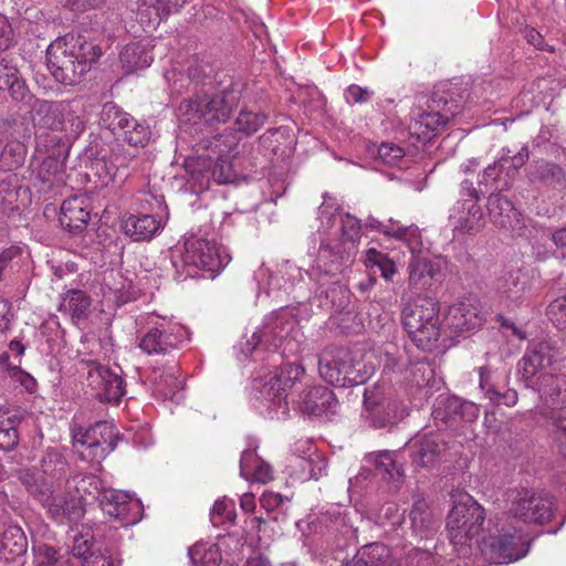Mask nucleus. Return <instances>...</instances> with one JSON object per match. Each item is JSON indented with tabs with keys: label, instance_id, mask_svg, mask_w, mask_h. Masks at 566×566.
<instances>
[{
	"label": "nucleus",
	"instance_id": "nucleus-37",
	"mask_svg": "<svg viewBox=\"0 0 566 566\" xmlns=\"http://www.w3.org/2000/svg\"><path fill=\"white\" fill-rule=\"evenodd\" d=\"M497 290L500 301L505 306L520 305L528 298V279L521 271L510 272L500 280Z\"/></svg>",
	"mask_w": 566,
	"mask_h": 566
},
{
	"label": "nucleus",
	"instance_id": "nucleus-55",
	"mask_svg": "<svg viewBox=\"0 0 566 566\" xmlns=\"http://www.w3.org/2000/svg\"><path fill=\"white\" fill-rule=\"evenodd\" d=\"M528 175L532 181H559L564 178L563 169L558 165L546 160L534 161Z\"/></svg>",
	"mask_w": 566,
	"mask_h": 566
},
{
	"label": "nucleus",
	"instance_id": "nucleus-58",
	"mask_svg": "<svg viewBox=\"0 0 566 566\" xmlns=\"http://www.w3.org/2000/svg\"><path fill=\"white\" fill-rule=\"evenodd\" d=\"M389 556V548L381 543L367 544L360 548V557H365L367 566H385Z\"/></svg>",
	"mask_w": 566,
	"mask_h": 566
},
{
	"label": "nucleus",
	"instance_id": "nucleus-29",
	"mask_svg": "<svg viewBox=\"0 0 566 566\" xmlns=\"http://www.w3.org/2000/svg\"><path fill=\"white\" fill-rule=\"evenodd\" d=\"M554 358L555 349L549 343L539 342L530 346L518 363V369L526 386H531L535 381L534 378L553 364Z\"/></svg>",
	"mask_w": 566,
	"mask_h": 566
},
{
	"label": "nucleus",
	"instance_id": "nucleus-30",
	"mask_svg": "<svg viewBox=\"0 0 566 566\" xmlns=\"http://www.w3.org/2000/svg\"><path fill=\"white\" fill-rule=\"evenodd\" d=\"M154 395L164 401L179 403L184 399V381L176 364L155 367L151 371Z\"/></svg>",
	"mask_w": 566,
	"mask_h": 566
},
{
	"label": "nucleus",
	"instance_id": "nucleus-14",
	"mask_svg": "<svg viewBox=\"0 0 566 566\" xmlns=\"http://www.w3.org/2000/svg\"><path fill=\"white\" fill-rule=\"evenodd\" d=\"M154 213L128 214L122 219V229L134 241L150 240L164 228V219L168 218V208L163 196L146 197Z\"/></svg>",
	"mask_w": 566,
	"mask_h": 566
},
{
	"label": "nucleus",
	"instance_id": "nucleus-26",
	"mask_svg": "<svg viewBox=\"0 0 566 566\" xmlns=\"http://www.w3.org/2000/svg\"><path fill=\"white\" fill-rule=\"evenodd\" d=\"M449 222L452 231L459 234H474L484 227L483 212L472 199L458 200L450 210Z\"/></svg>",
	"mask_w": 566,
	"mask_h": 566
},
{
	"label": "nucleus",
	"instance_id": "nucleus-17",
	"mask_svg": "<svg viewBox=\"0 0 566 566\" xmlns=\"http://www.w3.org/2000/svg\"><path fill=\"white\" fill-rule=\"evenodd\" d=\"M509 500L511 501V513L524 522L544 524L553 515L551 499L536 495L527 489L511 491Z\"/></svg>",
	"mask_w": 566,
	"mask_h": 566
},
{
	"label": "nucleus",
	"instance_id": "nucleus-31",
	"mask_svg": "<svg viewBox=\"0 0 566 566\" xmlns=\"http://www.w3.org/2000/svg\"><path fill=\"white\" fill-rule=\"evenodd\" d=\"M457 416L464 421H473L479 417V408L475 403L463 401L455 396L440 395L433 405L432 417L434 421L447 423Z\"/></svg>",
	"mask_w": 566,
	"mask_h": 566
},
{
	"label": "nucleus",
	"instance_id": "nucleus-22",
	"mask_svg": "<svg viewBox=\"0 0 566 566\" xmlns=\"http://www.w3.org/2000/svg\"><path fill=\"white\" fill-rule=\"evenodd\" d=\"M412 463L429 468L436 465L446 451V441L439 432L418 433L408 443Z\"/></svg>",
	"mask_w": 566,
	"mask_h": 566
},
{
	"label": "nucleus",
	"instance_id": "nucleus-51",
	"mask_svg": "<svg viewBox=\"0 0 566 566\" xmlns=\"http://www.w3.org/2000/svg\"><path fill=\"white\" fill-rule=\"evenodd\" d=\"M31 471V469H29ZM66 470V461L64 457L57 451H50L42 458L41 472H34L35 476L44 479H55L62 475Z\"/></svg>",
	"mask_w": 566,
	"mask_h": 566
},
{
	"label": "nucleus",
	"instance_id": "nucleus-59",
	"mask_svg": "<svg viewBox=\"0 0 566 566\" xmlns=\"http://www.w3.org/2000/svg\"><path fill=\"white\" fill-rule=\"evenodd\" d=\"M127 126H132V130H127L125 140L134 147H144L150 139V129L148 126L138 123L135 118H130Z\"/></svg>",
	"mask_w": 566,
	"mask_h": 566
},
{
	"label": "nucleus",
	"instance_id": "nucleus-23",
	"mask_svg": "<svg viewBox=\"0 0 566 566\" xmlns=\"http://www.w3.org/2000/svg\"><path fill=\"white\" fill-rule=\"evenodd\" d=\"M88 386L101 401L118 402L125 394L123 378L108 367L94 364L87 373Z\"/></svg>",
	"mask_w": 566,
	"mask_h": 566
},
{
	"label": "nucleus",
	"instance_id": "nucleus-32",
	"mask_svg": "<svg viewBox=\"0 0 566 566\" xmlns=\"http://www.w3.org/2000/svg\"><path fill=\"white\" fill-rule=\"evenodd\" d=\"M403 242L407 244L411 253V259L408 265V283L413 289H423L430 284L434 270L430 259L420 250V230L418 229V235L415 241Z\"/></svg>",
	"mask_w": 566,
	"mask_h": 566
},
{
	"label": "nucleus",
	"instance_id": "nucleus-63",
	"mask_svg": "<svg viewBox=\"0 0 566 566\" xmlns=\"http://www.w3.org/2000/svg\"><path fill=\"white\" fill-rule=\"evenodd\" d=\"M405 150L395 144L382 143L378 148V158L385 165L397 166L403 161Z\"/></svg>",
	"mask_w": 566,
	"mask_h": 566
},
{
	"label": "nucleus",
	"instance_id": "nucleus-21",
	"mask_svg": "<svg viewBox=\"0 0 566 566\" xmlns=\"http://www.w3.org/2000/svg\"><path fill=\"white\" fill-rule=\"evenodd\" d=\"M254 277L260 291L263 290L266 296L274 295L279 298L282 292L287 293L295 282L302 279V271L296 265L285 262L275 275L262 265Z\"/></svg>",
	"mask_w": 566,
	"mask_h": 566
},
{
	"label": "nucleus",
	"instance_id": "nucleus-18",
	"mask_svg": "<svg viewBox=\"0 0 566 566\" xmlns=\"http://www.w3.org/2000/svg\"><path fill=\"white\" fill-rule=\"evenodd\" d=\"M97 499L103 512L119 521L123 526L134 525L142 518V502L126 492L104 489Z\"/></svg>",
	"mask_w": 566,
	"mask_h": 566
},
{
	"label": "nucleus",
	"instance_id": "nucleus-1",
	"mask_svg": "<svg viewBox=\"0 0 566 566\" xmlns=\"http://www.w3.org/2000/svg\"><path fill=\"white\" fill-rule=\"evenodd\" d=\"M32 111L39 147L49 148L63 140H74L85 128V111L81 99L55 102L36 99Z\"/></svg>",
	"mask_w": 566,
	"mask_h": 566
},
{
	"label": "nucleus",
	"instance_id": "nucleus-25",
	"mask_svg": "<svg viewBox=\"0 0 566 566\" xmlns=\"http://www.w3.org/2000/svg\"><path fill=\"white\" fill-rule=\"evenodd\" d=\"M72 555L83 566H115L106 544L88 532L74 536Z\"/></svg>",
	"mask_w": 566,
	"mask_h": 566
},
{
	"label": "nucleus",
	"instance_id": "nucleus-5",
	"mask_svg": "<svg viewBox=\"0 0 566 566\" xmlns=\"http://www.w3.org/2000/svg\"><path fill=\"white\" fill-rule=\"evenodd\" d=\"M402 325L417 347L430 350L442 335L439 303L429 296L418 295L402 307Z\"/></svg>",
	"mask_w": 566,
	"mask_h": 566
},
{
	"label": "nucleus",
	"instance_id": "nucleus-10",
	"mask_svg": "<svg viewBox=\"0 0 566 566\" xmlns=\"http://www.w3.org/2000/svg\"><path fill=\"white\" fill-rule=\"evenodd\" d=\"M137 324L146 329L139 339V348L148 355L168 354L189 339V332L184 325L156 313L139 315Z\"/></svg>",
	"mask_w": 566,
	"mask_h": 566
},
{
	"label": "nucleus",
	"instance_id": "nucleus-9",
	"mask_svg": "<svg viewBox=\"0 0 566 566\" xmlns=\"http://www.w3.org/2000/svg\"><path fill=\"white\" fill-rule=\"evenodd\" d=\"M452 509L447 518V531L450 542L465 554V546L480 534L484 523L483 507L463 491L451 493Z\"/></svg>",
	"mask_w": 566,
	"mask_h": 566
},
{
	"label": "nucleus",
	"instance_id": "nucleus-7",
	"mask_svg": "<svg viewBox=\"0 0 566 566\" xmlns=\"http://www.w3.org/2000/svg\"><path fill=\"white\" fill-rule=\"evenodd\" d=\"M231 261L228 249L214 240L196 235L185 239L184 249L172 253V264L186 275H195L197 270L219 273Z\"/></svg>",
	"mask_w": 566,
	"mask_h": 566
},
{
	"label": "nucleus",
	"instance_id": "nucleus-64",
	"mask_svg": "<svg viewBox=\"0 0 566 566\" xmlns=\"http://www.w3.org/2000/svg\"><path fill=\"white\" fill-rule=\"evenodd\" d=\"M547 315L557 328H566V294L548 305Z\"/></svg>",
	"mask_w": 566,
	"mask_h": 566
},
{
	"label": "nucleus",
	"instance_id": "nucleus-45",
	"mask_svg": "<svg viewBox=\"0 0 566 566\" xmlns=\"http://www.w3.org/2000/svg\"><path fill=\"white\" fill-rule=\"evenodd\" d=\"M224 542L226 538L220 539L219 543H196L188 549L191 564L195 566H221L223 562L221 545Z\"/></svg>",
	"mask_w": 566,
	"mask_h": 566
},
{
	"label": "nucleus",
	"instance_id": "nucleus-20",
	"mask_svg": "<svg viewBox=\"0 0 566 566\" xmlns=\"http://www.w3.org/2000/svg\"><path fill=\"white\" fill-rule=\"evenodd\" d=\"M186 170L201 188H207L212 178L218 184H227L232 180V167L230 159L213 158L200 155L186 160Z\"/></svg>",
	"mask_w": 566,
	"mask_h": 566
},
{
	"label": "nucleus",
	"instance_id": "nucleus-36",
	"mask_svg": "<svg viewBox=\"0 0 566 566\" xmlns=\"http://www.w3.org/2000/svg\"><path fill=\"white\" fill-rule=\"evenodd\" d=\"M180 6L177 0H139L136 17L144 30H153Z\"/></svg>",
	"mask_w": 566,
	"mask_h": 566
},
{
	"label": "nucleus",
	"instance_id": "nucleus-39",
	"mask_svg": "<svg viewBox=\"0 0 566 566\" xmlns=\"http://www.w3.org/2000/svg\"><path fill=\"white\" fill-rule=\"evenodd\" d=\"M23 419L20 408L0 407V449L12 450L19 442L18 427Z\"/></svg>",
	"mask_w": 566,
	"mask_h": 566
},
{
	"label": "nucleus",
	"instance_id": "nucleus-3",
	"mask_svg": "<svg viewBox=\"0 0 566 566\" xmlns=\"http://www.w3.org/2000/svg\"><path fill=\"white\" fill-rule=\"evenodd\" d=\"M304 373L298 364H284L273 370H259L251 384L252 405L270 419H284L290 410L287 392Z\"/></svg>",
	"mask_w": 566,
	"mask_h": 566
},
{
	"label": "nucleus",
	"instance_id": "nucleus-8",
	"mask_svg": "<svg viewBox=\"0 0 566 566\" xmlns=\"http://www.w3.org/2000/svg\"><path fill=\"white\" fill-rule=\"evenodd\" d=\"M233 99L231 94L222 93L210 98L196 97L182 101L177 109L180 127L198 134L227 122L233 108Z\"/></svg>",
	"mask_w": 566,
	"mask_h": 566
},
{
	"label": "nucleus",
	"instance_id": "nucleus-41",
	"mask_svg": "<svg viewBox=\"0 0 566 566\" xmlns=\"http://www.w3.org/2000/svg\"><path fill=\"white\" fill-rule=\"evenodd\" d=\"M240 475L248 480L265 484L272 480V468L251 448L244 450L240 460Z\"/></svg>",
	"mask_w": 566,
	"mask_h": 566
},
{
	"label": "nucleus",
	"instance_id": "nucleus-4",
	"mask_svg": "<svg viewBox=\"0 0 566 566\" xmlns=\"http://www.w3.org/2000/svg\"><path fill=\"white\" fill-rule=\"evenodd\" d=\"M350 254L347 248L333 244L331 239L326 238L322 240L317 255L306 271L308 277L317 283L321 294H325L327 298H333L335 294L340 295L337 308L344 307L348 301V291L337 284L339 275L350 262Z\"/></svg>",
	"mask_w": 566,
	"mask_h": 566
},
{
	"label": "nucleus",
	"instance_id": "nucleus-38",
	"mask_svg": "<svg viewBox=\"0 0 566 566\" xmlns=\"http://www.w3.org/2000/svg\"><path fill=\"white\" fill-rule=\"evenodd\" d=\"M198 150H207L213 158H234L240 153V137L232 130H224L222 134L214 135L211 138H200L198 140Z\"/></svg>",
	"mask_w": 566,
	"mask_h": 566
},
{
	"label": "nucleus",
	"instance_id": "nucleus-35",
	"mask_svg": "<svg viewBox=\"0 0 566 566\" xmlns=\"http://www.w3.org/2000/svg\"><path fill=\"white\" fill-rule=\"evenodd\" d=\"M452 115L449 112L441 113L433 109L418 112L408 126L410 135L421 142L430 140L446 127Z\"/></svg>",
	"mask_w": 566,
	"mask_h": 566
},
{
	"label": "nucleus",
	"instance_id": "nucleus-50",
	"mask_svg": "<svg viewBox=\"0 0 566 566\" xmlns=\"http://www.w3.org/2000/svg\"><path fill=\"white\" fill-rule=\"evenodd\" d=\"M130 118L128 113L112 102L103 105L99 115L101 124L113 133H116L119 127H127Z\"/></svg>",
	"mask_w": 566,
	"mask_h": 566
},
{
	"label": "nucleus",
	"instance_id": "nucleus-54",
	"mask_svg": "<svg viewBox=\"0 0 566 566\" xmlns=\"http://www.w3.org/2000/svg\"><path fill=\"white\" fill-rule=\"evenodd\" d=\"M266 122V116L262 113H253L251 111L243 109L239 113L234 122V133H241L245 136H250L256 133Z\"/></svg>",
	"mask_w": 566,
	"mask_h": 566
},
{
	"label": "nucleus",
	"instance_id": "nucleus-61",
	"mask_svg": "<svg viewBox=\"0 0 566 566\" xmlns=\"http://www.w3.org/2000/svg\"><path fill=\"white\" fill-rule=\"evenodd\" d=\"M369 460H373L376 468L390 478L400 474V469L394 459V453L390 451H380L376 454H370Z\"/></svg>",
	"mask_w": 566,
	"mask_h": 566
},
{
	"label": "nucleus",
	"instance_id": "nucleus-2",
	"mask_svg": "<svg viewBox=\"0 0 566 566\" xmlns=\"http://www.w3.org/2000/svg\"><path fill=\"white\" fill-rule=\"evenodd\" d=\"M101 54V48L84 36L66 34L55 39L48 46L46 65L57 82L75 85Z\"/></svg>",
	"mask_w": 566,
	"mask_h": 566
},
{
	"label": "nucleus",
	"instance_id": "nucleus-19",
	"mask_svg": "<svg viewBox=\"0 0 566 566\" xmlns=\"http://www.w3.org/2000/svg\"><path fill=\"white\" fill-rule=\"evenodd\" d=\"M482 323L480 303L475 298H467L448 307L441 327L442 333L452 338L481 326Z\"/></svg>",
	"mask_w": 566,
	"mask_h": 566
},
{
	"label": "nucleus",
	"instance_id": "nucleus-56",
	"mask_svg": "<svg viewBox=\"0 0 566 566\" xmlns=\"http://www.w3.org/2000/svg\"><path fill=\"white\" fill-rule=\"evenodd\" d=\"M25 156V146L20 142L8 143L0 155V164L3 169L13 170L22 165Z\"/></svg>",
	"mask_w": 566,
	"mask_h": 566
},
{
	"label": "nucleus",
	"instance_id": "nucleus-60",
	"mask_svg": "<svg viewBox=\"0 0 566 566\" xmlns=\"http://www.w3.org/2000/svg\"><path fill=\"white\" fill-rule=\"evenodd\" d=\"M137 150L130 151L124 148L114 149L111 155V165L117 171L126 169H135L137 166Z\"/></svg>",
	"mask_w": 566,
	"mask_h": 566
},
{
	"label": "nucleus",
	"instance_id": "nucleus-47",
	"mask_svg": "<svg viewBox=\"0 0 566 566\" xmlns=\"http://www.w3.org/2000/svg\"><path fill=\"white\" fill-rule=\"evenodd\" d=\"M366 227L381 232L386 237L399 240V241H415L418 235V227L415 224L410 226H400L398 221L394 219H389L388 223H382L381 221L369 217L366 220Z\"/></svg>",
	"mask_w": 566,
	"mask_h": 566
},
{
	"label": "nucleus",
	"instance_id": "nucleus-28",
	"mask_svg": "<svg viewBox=\"0 0 566 566\" xmlns=\"http://www.w3.org/2000/svg\"><path fill=\"white\" fill-rule=\"evenodd\" d=\"M488 210L495 227L521 234L524 228L523 217L506 197L501 193L491 195L488 199Z\"/></svg>",
	"mask_w": 566,
	"mask_h": 566
},
{
	"label": "nucleus",
	"instance_id": "nucleus-33",
	"mask_svg": "<svg viewBox=\"0 0 566 566\" xmlns=\"http://www.w3.org/2000/svg\"><path fill=\"white\" fill-rule=\"evenodd\" d=\"M530 387L539 394L544 405L552 409L566 407V375L541 374Z\"/></svg>",
	"mask_w": 566,
	"mask_h": 566
},
{
	"label": "nucleus",
	"instance_id": "nucleus-13",
	"mask_svg": "<svg viewBox=\"0 0 566 566\" xmlns=\"http://www.w3.org/2000/svg\"><path fill=\"white\" fill-rule=\"evenodd\" d=\"M406 416L405 406L391 397L385 385H374L365 389L361 417L368 427L391 429Z\"/></svg>",
	"mask_w": 566,
	"mask_h": 566
},
{
	"label": "nucleus",
	"instance_id": "nucleus-24",
	"mask_svg": "<svg viewBox=\"0 0 566 566\" xmlns=\"http://www.w3.org/2000/svg\"><path fill=\"white\" fill-rule=\"evenodd\" d=\"M19 479L28 492L34 496L48 511L49 515L59 523L60 516L54 513V509L63 511L69 494H54L52 483L42 478L35 476L30 470H21Z\"/></svg>",
	"mask_w": 566,
	"mask_h": 566
},
{
	"label": "nucleus",
	"instance_id": "nucleus-16",
	"mask_svg": "<svg viewBox=\"0 0 566 566\" xmlns=\"http://www.w3.org/2000/svg\"><path fill=\"white\" fill-rule=\"evenodd\" d=\"M484 558L496 565L516 562L528 553V541L521 534L493 535L480 546Z\"/></svg>",
	"mask_w": 566,
	"mask_h": 566
},
{
	"label": "nucleus",
	"instance_id": "nucleus-43",
	"mask_svg": "<svg viewBox=\"0 0 566 566\" xmlns=\"http://www.w3.org/2000/svg\"><path fill=\"white\" fill-rule=\"evenodd\" d=\"M0 90H8L14 99H23L28 88L20 78L15 64L6 55L0 54Z\"/></svg>",
	"mask_w": 566,
	"mask_h": 566
},
{
	"label": "nucleus",
	"instance_id": "nucleus-62",
	"mask_svg": "<svg viewBox=\"0 0 566 566\" xmlns=\"http://www.w3.org/2000/svg\"><path fill=\"white\" fill-rule=\"evenodd\" d=\"M298 461V465L302 467L303 470L308 471L311 479L317 480L326 473V460L317 453L310 454L308 458H301Z\"/></svg>",
	"mask_w": 566,
	"mask_h": 566
},
{
	"label": "nucleus",
	"instance_id": "nucleus-57",
	"mask_svg": "<svg viewBox=\"0 0 566 566\" xmlns=\"http://www.w3.org/2000/svg\"><path fill=\"white\" fill-rule=\"evenodd\" d=\"M63 506V511H60L57 509L53 510L54 513L57 516H60V524H63L65 522L76 523L84 516L85 510L81 496L69 494L65 505Z\"/></svg>",
	"mask_w": 566,
	"mask_h": 566
},
{
	"label": "nucleus",
	"instance_id": "nucleus-11",
	"mask_svg": "<svg viewBox=\"0 0 566 566\" xmlns=\"http://www.w3.org/2000/svg\"><path fill=\"white\" fill-rule=\"evenodd\" d=\"M375 367L355 363L353 353L345 348H325L318 358L321 377L336 387H352L364 384L374 373Z\"/></svg>",
	"mask_w": 566,
	"mask_h": 566
},
{
	"label": "nucleus",
	"instance_id": "nucleus-15",
	"mask_svg": "<svg viewBox=\"0 0 566 566\" xmlns=\"http://www.w3.org/2000/svg\"><path fill=\"white\" fill-rule=\"evenodd\" d=\"M318 220L321 222L319 231L328 234L333 228H336L335 234L339 233L342 237V242L337 244L340 248H347V251L352 253L360 238V221L349 213H340L336 202L326 195L318 210Z\"/></svg>",
	"mask_w": 566,
	"mask_h": 566
},
{
	"label": "nucleus",
	"instance_id": "nucleus-53",
	"mask_svg": "<svg viewBox=\"0 0 566 566\" xmlns=\"http://www.w3.org/2000/svg\"><path fill=\"white\" fill-rule=\"evenodd\" d=\"M480 387L485 391L488 398L496 405H505L512 407L517 402V392L513 389H509L505 392L495 390L488 380L486 368H480Z\"/></svg>",
	"mask_w": 566,
	"mask_h": 566
},
{
	"label": "nucleus",
	"instance_id": "nucleus-27",
	"mask_svg": "<svg viewBox=\"0 0 566 566\" xmlns=\"http://www.w3.org/2000/svg\"><path fill=\"white\" fill-rule=\"evenodd\" d=\"M297 408L302 413L308 416L329 418L336 413L337 399L329 388L314 386L301 394Z\"/></svg>",
	"mask_w": 566,
	"mask_h": 566
},
{
	"label": "nucleus",
	"instance_id": "nucleus-12",
	"mask_svg": "<svg viewBox=\"0 0 566 566\" xmlns=\"http://www.w3.org/2000/svg\"><path fill=\"white\" fill-rule=\"evenodd\" d=\"M71 431L80 459L93 464H99L117 446L116 428L108 421H98L88 428L74 424Z\"/></svg>",
	"mask_w": 566,
	"mask_h": 566
},
{
	"label": "nucleus",
	"instance_id": "nucleus-48",
	"mask_svg": "<svg viewBox=\"0 0 566 566\" xmlns=\"http://www.w3.org/2000/svg\"><path fill=\"white\" fill-rule=\"evenodd\" d=\"M364 263L369 270H378L386 282H391L398 273L396 262L388 254L370 248L365 252Z\"/></svg>",
	"mask_w": 566,
	"mask_h": 566
},
{
	"label": "nucleus",
	"instance_id": "nucleus-46",
	"mask_svg": "<svg viewBox=\"0 0 566 566\" xmlns=\"http://www.w3.org/2000/svg\"><path fill=\"white\" fill-rule=\"evenodd\" d=\"M260 144L274 156L285 158L292 154L294 140L286 129L275 128L263 134Z\"/></svg>",
	"mask_w": 566,
	"mask_h": 566
},
{
	"label": "nucleus",
	"instance_id": "nucleus-49",
	"mask_svg": "<svg viewBox=\"0 0 566 566\" xmlns=\"http://www.w3.org/2000/svg\"><path fill=\"white\" fill-rule=\"evenodd\" d=\"M34 566H70V557L65 552L48 544L33 547Z\"/></svg>",
	"mask_w": 566,
	"mask_h": 566
},
{
	"label": "nucleus",
	"instance_id": "nucleus-6",
	"mask_svg": "<svg viewBox=\"0 0 566 566\" xmlns=\"http://www.w3.org/2000/svg\"><path fill=\"white\" fill-rule=\"evenodd\" d=\"M298 336L301 332L293 310L283 307L265 316L263 325L253 333L242 352L248 356L262 345L268 350L281 349L283 354L294 353L296 350L294 342H297Z\"/></svg>",
	"mask_w": 566,
	"mask_h": 566
},
{
	"label": "nucleus",
	"instance_id": "nucleus-34",
	"mask_svg": "<svg viewBox=\"0 0 566 566\" xmlns=\"http://www.w3.org/2000/svg\"><path fill=\"white\" fill-rule=\"evenodd\" d=\"M91 212L86 196H73L61 206L60 223L71 233L82 232L88 224Z\"/></svg>",
	"mask_w": 566,
	"mask_h": 566
},
{
	"label": "nucleus",
	"instance_id": "nucleus-40",
	"mask_svg": "<svg viewBox=\"0 0 566 566\" xmlns=\"http://www.w3.org/2000/svg\"><path fill=\"white\" fill-rule=\"evenodd\" d=\"M28 548L23 530L17 524H9L0 535V559L12 562L22 556Z\"/></svg>",
	"mask_w": 566,
	"mask_h": 566
},
{
	"label": "nucleus",
	"instance_id": "nucleus-52",
	"mask_svg": "<svg viewBox=\"0 0 566 566\" xmlns=\"http://www.w3.org/2000/svg\"><path fill=\"white\" fill-rule=\"evenodd\" d=\"M235 516L234 502L227 497L217 500L210 512V521L217 527L234 524Z\"/></svg>",
	"mask_w": 566,
	"mask_h": 566
},
{
	"label": "nucleus",
	"instance_id": "nucleus-42",
	"mask_svg": "<svg viewBox=\"0 0 566 566\" xmlns=\"http://www.w3.org/2000/svg\"><path fill=\"white\" fill-rule=\"evenodd\" d=\"M150 43L132 42L124 46L119 53L122 67L127 73L148 67L153 62V55L149 51Z\"/></svg>",
	"mask_w": 566,
	"mask_h": 566
},
{
	"label": "nucleus",
	"instance_id": "nucleus-44",
	"mask_svg": "<svg viewBox=\"0 0 566 566\" xmlns=\"http://www.w3.org/2000/svg\"><path fill=\"white\" fill-rule=\"evenodd\" d=\"M91 298L85 292L71 290L61 300L59 311L69 315L75 324L84 321L90 312Z\"/></svg>",
	"mask_w": 566,
	"mask_h": 566
}]
</instances>
